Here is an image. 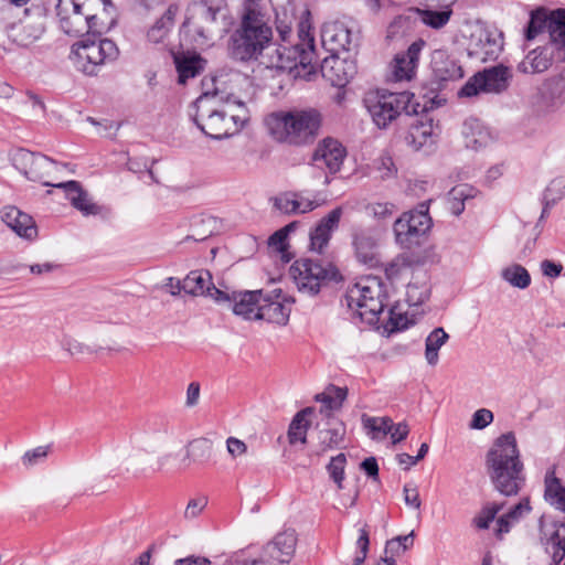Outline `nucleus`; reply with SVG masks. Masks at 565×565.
Here are the masks:
<instances>
[{
  "label": "nucleus",
  "mask_w": 565,
  "mask_h": 565,
  "mask_svg": "<svg viewBox=\"0 0 565 565\" xmlns=\"http://www.w3.org/2000/svg\"><path fill=\"white\" fill-rule=\"evenodd\" d=\"M271 41L273 29L260 0H244L238 24L227 40L228 57L241 63L257 61Z\"/></svg>",
  "instance_id": "nucleus-1"
},
{
  "label": "nucleus",
  "mask_w": 565,
  "mask_h": 565,
  "mask_svg": "<svg viewBox=\"0 0 565 565\" xmlns=\"http://www.w3.org/2000/svg\"><path fill=\"white\" fill-rule=\"evenodd\" d=\"M55 9L61 30L70 36L102 35L115 22L110 0H58Z\"/></svg>",
  "instance_id": "nucleus-2"
},
{
  "label": "nucleus",
  "mask_w": 565,
  "mask_h": 565,
  "mask_svg": "<svg viewBox=\"0 0 565 565\" xmlns=\"http://www.w3.org/2000/svg\"><path fill=\"white\" fill-rule=\"evenodd\" d=\"M487 473L493 488L505 497L516 495L525 484L524 465L514 433L499 436L486 456Z\"/></svg>",
  "instance_id": "nucleus-3"
},
{
  "label": "nucleus",
  "mask_w": 565,
  "mask_h": 565,
  "mask_svg": "<svg viewBox=\"0 0 565 565\" xmlns=\"http://www.w3.org/2000/svg\"><path fill=\"white\" fill-rule=\"evenodd\" d=\"M215 94L203 93L190 106L189 117L206 136L215 140L228 138L243 129L248 121V111L243 102H237L238 111L233 113L231 105L224 108L213 107Z\"/></svg>",
  "instance_id": "nucleus-4"
},
{
  "label": "nucleus",
  "mask_w": 565,
  "mask_h": 565,
  "mask_svg": "<svg viewBox=\"0 0 565 565\" xmlns=\"http://www.w3.org/2000/svg\"><path fill=\"white\" fill-rule=\"evenodd\" d=\"M309 15L310 11L303 10L301 20L298 22L297 42L295 44H289V40L282 42L276 50V57L271 60V67L288 72L295 77L315 73V39L310 33Z\"/></svg>",
  "instance_id": "nucleus-5"
},
{
  "label": "nucleus",
  "mask_w": 565,
  "mask_h": 565,
  "mask_svg": "<svg viewBox=\"0 0 565 565\" xmlns=\"http://www.w3.org/2000/svg\"><path fill=\"white\" fill-rule=\"evenodd\" d=\"M266 125L275 140L301 146L318 134L321 116L316 109L281 110L273 113L266 119Z\"/></svg>",
  "instance_id": "nucleus-6"
},
{
  "label": "nucleus",
  "mask_w": 565,
  "mask_h": 565,
  "mask_svg": "<svg viewBox=\"0 0 565 565\" xmlns=\"http://www.w3.org/2000/svg\"><path fill=\"white\" fill-rule=\"evenodd\" d=\"M546 29L550 42L531 50L518 64L519 73L539 74L547 71L553 62H565V9L559 8L550 12Z\"/></svg>",
  "instance_id": "nucleus-7"
},
{
  "label": "nucleus",
  "mask_w": 565,
  "mask_h": 565,
  "mask_svg": "<svg viewBox=\"0 0 565 565\" xmlns=\"http://www.w3.org/2000/svg\"><path fill=\"white\" fill-rule=\"evenodd\" d=\"M414 94L409 92L373 90L367 92L363 98L372 121L379 129H386L398 118L419 113V104L413 103Z\"/></svg>",
  "instance_id": "nucleus-8"
},
{
  "label": "nucleus",
  "mask_w": 565,
  "mask_h": 565,
  "mask_svg": "<svg viewBox=\"0 0 565 565\" xmlns=\"http://www.w3.org/2000/svg\"><path fill=\"white\" fill-rule=\"evenodd\" d=\"M382 281L377 277L360 278L345 294L347 306L365 323L375 324L386 303Z\"/></svg>",
  "instance_id": "nucleus-9"
},
{
  "label": "nucleus",
  "mask_w": 565,
  "mask_h": 565,
  "mask_svg": "<svg viewBox=\"0 0 565 565\" xmlns=\"http://www.w3.org/2000/svg\"><path fill=\"white\" fill-rule=\"evenodd\" d=\"M84 36L72 45L70 58L77 71L95 76L103 65L117 58L119 51L114 41L102 35Z\"/></svg>",
  "instance_id": "nucleus-10"
},
{
  "label": "nucleus",
  "mask_w": 565,
  "mask_h": 565,
  "mask_svg": "<svg viewBox=\"0 0 565 565\" xmlns=\"http://www.w3.org/2000/svg\"><path fill=\"white\" fill-rule=\"evenodd\" d=\"M192 3L200 21L198 36L209 41L230 32L235 19L226 0H193Z\"/></svg>",
  "instance_id": "nucleus-11"
},
{
  "label": "nucleus",
  "mask_w": 565,
  "mask_h": 565,
  "mask_svg": "<svg viewBox=\"0 0 565 565\" xmlns=\"http://www.w3.org/2000/svg\"><path fill=\"white\" fill-rule=\"evenodd\" d=\"M289 275L300 292L315 296L324 282L337 280L339 273L331 264L300 258L290 266Z\"/></svg>",
  "instance_id": "nucleus-12"
},
{
  "label": "nucleus",
  "mask_w": 565,
  "mask_h": 565,
  "mask_svg": "<svg viewBox=\"0 0 565 565\" xmlns=\"http://www.w3.org/2000/svg\"><path fill=\"white\" fill-rule=\"evenodd\" d=\"M433 225L428 209L403 213L394 223L396 243L403 248H412L429 232Z\"/></svg>",
  "instance_id": "nucleus-13"
},
{
  "label": "nucleus",
  "mask_w": 565,
  "mask_h": 565,
  "mask_svg": "<svg viewBox=\"0 0 565 565\" xmlns=\"http://www.w3.org/2000/svg\"><path fill=\"white\" fill-rule=\"evenodd\" d=\"M360 30L352 19L326 22L321 29V41L331 52L351 51L359 45Z\"/></svg>",
  "instance_id": "nucleus-14"
},
{
  "label": "nucleus",
  "mask_w": 565,
  "mask_h": 565,
  "mask_svg": "<svg viewBox=\"0 0 565 565\" xmlns=\"http://www.w3.org/2000/svg\"><path fill=\"white\" fill-rule=\"evenodd\" d=\"M12 161L13 166L30 181L56 188L57 183H52L47 180L57 168V163L54 160L41 153L19 149L13 154Z\"/></svg>",
  "instance_id": "nucleus-15"
},
{
  "label": "nucleus",
  "mask_w": 565,
  "mask_h": 565,
  "mask_svg": "<svg viewBox=\"0 0 565 565\" xmlns=\"http://www.w3.org/2000/svg\"><path fill=\"white\" fill-rule=\"evenodd\" d=\"M502 50V34L495 29L480 26L470 36L468 55L476 61L487 63L495 61Z\"/></svg>",
  "instance_id": "nucleus-16"
},
{
  "label": "nucleus",
  "mask_w": 565,
  "mask_h": 565,
  "mask_svg": "<svg viewBox=\"0 0 565 565\" xmlns=\"http://www.w3.org/2000/svg\"><path fill=\"white\" fill-rule=\"evenodd\" d=\"M345 157L347 149L339 140L328 137L319 141L311 160L315 168L327 171L324 185L331 182L328 174H335L341 170Z\"/></svg>",
  "instance_id": "nucleus-17"
},
{
  "label": "nucleus",
  "mask_w": 565,
  "mask_h": 565,
  "mask_svg": "<svg viewBox=\"0 0 565 565\" xmlns=\"http://www.w3.org/2000/svg\"><path fill=\"white\" fill-rule=\"evenodd\" d=\"M290 305L286 303V298L280 289L264 294L262 291V301L256 310V319L278 326L287 324L290 316Z\"/></svg>",
  "instance_id": "nucleus-18"
},
{
  "label": "nucleus",
  "mask_w": 565,
  "mask_h": 565,
  "mask_svg": "<svg viewBox=\"0 0 565 565\" xmlns=\"http://www.w3.org/2000/svg\"><path fill=\"white\" fill-rule=\"evenodd\" d=\"M408 131L405 136L406 143L414 150L429 151L436 145L439 136V127L427 115L413 119L408 124Z\"/></svg>",
  "instance_id": "nucleus-19"
},
{
  "label": "nucleus",
  "mask_w": 565,
  "mask_h": 565,
  "mask_svg": "<svg viewBox=\"0 0 565 565\" xmlns=\"http://www.w3.org/2000/svg\"><path fill=\"white\" fill-rule=\"evenodd\" d=\"M424 46L425 42L423 40H417L408 46L406 52L395 55L391 64V75L393 81L402 82L413 78Z\"/></svg>",
  "instance_id": "nucleus-20"
},
{
  "label": "nucleus",
  "mask_w": 565,
  "mask_h": 565,
  "mask_svg": "<svg viewBox=\"0 0 565 565\" xmlns=\"http://www.w3.org/2000/svg\"><path fill=\"white\" fill-rule=\"evenodd\" d=\"M343 209L337 206L331 210L319 223L310 231V249L321 253L331 238L332 233L339 227Z\"/></svg>",
  "instance_id": "nucleus-21"
},
{
  "label": "nucleus",
  "mask_w": 565,
  "mask_h": 565,
  "mask_svg": "<svg viewBox=\"0 0 565 565\" xmlns=\"http://www.w3.org/2000/svg\"><path fill=\"white\" fill-rule=\"evenodd\" d=\"M270 201L276 211L286 215L305 214L320 206L317 200L305 198L298 192H284L274 196Z\"/></svg>",
  "instance_id": "nucleus-22"
},
{
  "label": "nucleus",
  "mask_w": 565,
  "mask_h": 565,
  "mask_svg": "<svg viewBox=\"0 0 565 565\" xmlns=\"http://www.w3.org/2000/svg\"><path fill=\"white\" fill-rule=\"evenodd\" d=\"M1 218L8 227L22 238L32 241L38 235V227L33 218L15 206L6 207L2 211Z\"/></svg>",
  "instance_id": "nucleus-23"
},
{
  "label": "nucleus",
  "mask_w": 565,
  "mask_h": 565,
  "mask_svg": "<svg viewBox=\"0 0 565 565\" xmlns=\"http://www.w3.org/2000/svg\"><path fill=\"white\" fill-rule=\"evenodd\" d=\"M542 533V541H545V551L552 558L551 565H558L565 557V524L543 525Z\"/></svg>",
  "instance_id": "nucleus-24"
},
{
  "label": "nucleus",
  "mask_w": 565,
  "mask_h": 565,
  "mask_svg": "<svg viewBox=\"0 0 565 565\" xmlns=\"http://www.w3.org/2000/svg\"><path fill=\"white\" fill-rule=\"evenodd\" d=\"M56 188L64 190L66 199L83 215L88 216L99 213L100 207L92 202L88 193L83 190L78 181L60 182L56 184Z\"/></svg>",
  "instance_id": "nucleus-25"
},
{
  "label": "nucleus",
  "mask_w": 565,
  "mask_h": 565,
  "mask_svg": "<svg viewBox=\"0 0 565 565\" xmlns=\"http://www.w3.org/2000/svg\"><path fill=\"white\" fill-rule=\"evenodd\" d=\"M297 539L294 532L278 533L265 547V553L273 562L289 564L296 548Z\"/></svg>",
  "instance_id": "nucleus-26"
},
{
  "label": "nucleus",
  "mask_w": 565,
  "mask_h": 565,
  "mask_svg": "<svg viewBox=\"0 0 565 565\" xmlns=\"http://www.w3.org/2000/svg\"><path fill=\"white\" fill-rule=\"evenodd\" d=\"M212 284V276L209 270H192L183 280H177V291H171L172 296H178L181 290L192 296H205Z\"/></svg>",
  "instance_id": "nucleus-27"
},
{
  "label": "nucleus",
  "mask_w": 565,
  "mask_h": 565,
  "mask_svg": "<svg viewBox=\"0 0 565 565\" xmlns=\"http://www.w3.org/2000/svg\"><path fill=\"white\" fill-rule=\"evenodd\" d=\"M430 297L429 275L426 269L417 268L406 287V301L409 306H420Z\"/></svg>",
  "instance_id": "nucleus-28"
},
{
  "label": "nucleus",
  "mask_w": 565,
  "mask_h": 565,
  "mask_svg": "<svg viewBox=\"0 0 565 565\" xmlns=\"http://www.w3.org/2000/svg\"><path fill=\"white\" fill-rule=\"evenodd\" d=\"M262 301V290L244 291L233 295V312L245 320H257L256 310Z\"/></svg>",
  "instance_id": "nucleus-29"
},
{
  "label": "nucleus",
  "mask_w": 565,
  "mask_h": 565,
  "mask_svg": "<svg viewBox=\"0 0 565 565\" xmlns=\"http://www.w3.org/2000/svg\"><path fill=\"white\" fill-rule=\"evenodd\" d=\"M353 246L358 260L369 267H375L379 263L375 239L365 232L355 233Z\"/></svg>",
  "instance_id": "nucleus-30"
},
{
  "label": "nucleus",
  "mask_w": 565,
  "mask_h": 565,
  "mask_svg": "<svg viewBox=\"0 0 565 565\" xmlns=\"http://www.w3.org/2000/svg\"><path fill=\"white\" fill-rule=\"evenodd\" d=\"M417 268L423 267L418 265L413 255L401 254L386 264L384 271L386 278L394 282L408 275L413 276Z\"/></svg>",
  "instance_id": "nucleus-31"
},
{
  "label": "nucleus",
  "mask_w": 565,
  "mask_h": 565,
  "mask_svg": "<svg viewBox=\"0 0 565 565\" xmlns=\"http://www.w3.org/2000/svg\"><path fill=\"white\" fill-rule=\"evenodd\" d=\"M345 436V426L337 418H329L327 426L318 433V440L323 451L341 447Z\"/></svg>",
  "instance_id": "nucleus-32"
},
{
  "label": "nucleus",
  "mask_w": 565,
  "mask_h": 565,
  "mask_svg": "<svg viewBox=\"0 0 565 565\" xmlns=\"http://www.w3.org/2000/svg\"><path fill=\"white\" fill-rule=\"evenodd\" d=\"M510 71L507 66L498 65L479 73V81L486 93H500L507 88Z\"/></svg>",
  "instance_id": "nucleus-33"
},
{
  "label": "nucleus",
  "mask_w": 565,
  "mask_h": 565,
  "mask_svg": "<svg viewBox=\"0 0 565 565\" xmlns=\"http://www.w3.org/2000/svg\"><path fill=\"white\" fill-rule=\"evenodd\" d=\"M312 407H306L296 413L289 425L287 434L290 445H296L297 443L305 445L307 443V434L311 425L309 416L312 415Z\"/></svg>",
  "instance_id": "nucleus-34"
},
{
  "label": "nucleus",
  "mask_w": 565,
  "mask_h": 565,
  "mask_svg": "<svg viewBox=\"0 0 565 565\" xmlns=\"http://www.w3.org/2000/svg\"><path fill=\"white\" fill-rule=\"evenodd\" d=\"M433 71L440 82L455 81L463 76L461 66L455 60L440 53L433 60Z\"/></svg>",
  "instance_id": "nucleus-35"
},
{
  "label": "nucleus",
  "mask_w": 565,
  "mask_h": 565,
  "mask_svg": "<svg viewBox=\"0 0 565 565\" xmlns=\"http://www.w3.org/2000/svg\"><path fill=\"white\" fill-rule=\"evenodd\" d=\"M11 31L12 34L10 36H12L14 42L21 46H28L40 39L44 32V26L42 19L39 18V21L35 22H21L19 25H13Z\"/></svg>",
  "instance_id": "nucleus-36"
},
{
  "label": "nucleus",
  "mask_w": 565,
  "mask_h": 565,
  "mask_svg": "<svg viewBox=\"0 0 565 565\" xmlns=\"http://www.w3.org/2000/svg\"><path fill=\"white\" fill-rule=\"evenodd\" d=\"M203 60L200 55H181L174 57L175 68L178 72L179 84H185L189 78H193L203 70Z\"/></svg>",
  "instance_id": "nucleus-37"
},
{
  "label": "nucleus",
  "mask_w": 565,
  "mask_h": 565,
  "mask_svg": "<svg viewBox=\"0 0 565 565\" xmlns=\"http://www.w3.org/2000/svg\"><path fill=\"white\" fill-rule=\"evenodd\" d=\"M449 334L444 328H435L425 340V359L427 363L435 366L439 361V350L448 341Z\"/></svg>",
  "instance_id": "nucleus-38"
},
{
  "label": "nucleus",
  "mask_w": 565,
  "mask_h": 565,
  "mask_svg": "<svg viewBox=\"0 0 565 565\" xmlns=\"http://www.w3.org/2000/svg\"><path fill=\"white\" fill-rule=\"evenodd\" d=\"M296 22L295 3L288 2L276 11V30L282 42H287L292 35V25Z\"/></svg>",
  "instance_id": "nucleus-39"
},
{
  "label": "nucleus",
  "mask_w": 565,
  "mask_h": 565,
  "mask_svg": "<svg viewBox=\"0 0 565 565\" xmlns=\"http://www.w3.org/2000/svg\"><path fill=\"white\" fill-rule=\"evenodd\" d=\"M344 61L338 57L331 56L330 58H324L321 64L322 75L328 78L334 86H344L352 75H348L345 72L340 74V71L343 70Z\"/></svg>",
  "instance_id": "nucleus-40"
},
{
  "label": "nucleus",
  "mask_w": 565,
  "mask_h": 565,
  "mask_svg": "<svg viewBox=\"0 0 565 565\" xmlns=\"http://www.w3.org/2000/svg\"><path fill=\"white\" fill-rule=\"evenodd\" d=\"M501 277L512 287L525 289L531 285V276L526 268L519 264L510 265L501 270Z\"/></svg>",
  "instance_id": "nucleus-41"
},
{
  "label": "nucleus",
  "mask_w": 565,
  "mask_h": 565,
  "mask_svg": "<svg viewBox=\"0 0 565 565\" xmlns=\"http://www.w3.org/2000/svg\"><path fill=\"white\" fill-rule=\"evenodd\" d=\"M545 499L557 510L565 513V488L557 478H546Z\"/></svg>",
  "instance_id": "nucleus-42"
},
{
  "label": "nucleus",
  "mask_w": 565,
  "mask_h": 565,
  "mask_svg": "<svg viewBox=\"0 0 565 565\" xmlns=\"http://www.w3.org/2000/svg\"><path fill=\"white\" fill-rule=\"evenodd\" d=\"M213 444L210 439L198 438L192 440L186 448V458L194 462L204 463L212 456Z\"/></svg>",
  "instance_id": "nucleus-43"
},
{
  "label": "nucleus",
  "mask_w": 565,
  "mask_h": 565,
  "mask_svg": "<svg viewBox=\"0 0 565 565\" xmlns=\"http://www.w3.org/2000/svg\"><path fill=\"white\" fill-rule=\"evenodd\" d=\"M418 12L426 25L433 29H440L448 23L452 14V9L440 10L426 4V8L418 10Z\"/></svg>",
  "instance_id": "nucleus-44"
},
{
  "label": "nucleus",
  "mask_w": 565,
  "mask_h": 565,
  "mask_svg": "<svg viewBox=\"0 0 565 565\" xmlns=\"http://www.w3.org/2000/svg\"><path fill=\"white\" fill-rule=\"evenodd\" d=\"M347 395L348 390L345 387L331 385L326 393L317 395L316 398L323 404L329 414L331 411L341 408Z\"/></svg>",
  "instance_id": "nucleus-45"
},
{
  "label": "nucleus",
  "mask_w": 565,
  "mask_h": 565,
  "mask_svg": "<svg viewBox=\"0 0 565 565\" xmlns=\"http://www.w3.org/2000/svg\"><path fill=\"white\" fill-rule=\"evenodd\" d=\"M503 509V503H487L482 507L480 512L472 519V524L479 530L489 529L491 522L495 519L497 514Z\"/></svg>",
  "instance_id": "nucleus-46"
},
{
  "label": "nucleus",
  "mask_w": 565,
  "mask_h": 565,
  "mask_svg": "<svg viewBox=\"0 0 565 565\" xmlns=\"http://www.w3.org/2000/svg\"><path fill=\"white\" fill-rule=\"evenodd\" d=\"M347 466V456L343 452L332 457L327 465V471L332 481L337 484L338 489L343 488L344 469Z\"/></svg>",
  "instance_id": "nucleus-47"
},
{
  "label": "nucleus",
  "mask_w": 565,
  "mask_h": 565,
  "mask_svg": "<svg viewBox=\"0 0 565 565\" xmlns=\"http://www.w3.org/2000/svg\"><path fill=\"white\" fill-rule=\"evenodd\" d=\"M362 423L369 434L372 431L387 435L393 429V420L388 417H370L363 415Z\"/></svg>",
  "instance_id": "nucleus-48"
},
{
  "label": "nucleus",
  "mask_w": 565,
  "mask_h": 565,
  "mask_svg": "<svg viewBox=\"0 0 565 565\" xmlns=\"http://www.w3.org/2000/svg\"><path fill=\"white\" fill-rule=\"evenodd\" d=\"M50 451V446H39L26 450L21 457V461L25 468H31L43 462Z\"/></svg>",
  "instance_id": "nucleus-49"
},
{
  "label": "nucleus",
  "mask_w": 565,
  "mask_h": 565,
  "mask_svg": "<svg viewBox=\"0 0 565 565\" xmlns=\"http://www.w3.org/2000/svg\"><path fill=\"white\" fill-rule=\"evenodd\" d=\"M370 546V533L366 525L359 530V537L356 540V548L359 550L355 554L352 565H362L367 556Z\"/></svg>",
  "instance_id": "nucleus-50"
},
{
  "label": "nucleus",
  "mask_w": 565,
  "mask_h": 565,
  "mask_svg": "<svg viewBox=\"0 0 565 565\" xmlns=\"http://www.w3.org/2000/svg\"><path fill=\"white\" fill-rule=\"evenodd\" d=\"M468 198L469 195L462 188H454L449 192V209L454 215L459 216L463 212L465 200Z\"/></svg>",
  "instance_id": "nucleus-51"
},
{
  "label": "nucleus",
  "mask_w": 565,
  "mask_h": 565,
  "mask_svg": "<svg viewBox=\"0 0 565 565\" xmlns=\"http://www.w3.org/2000/svg\"><path fill=\"white\" fill-rule=\"evenodd\" d=\"M171 26L161 20H157L154 24L148 30L147 38L151 43H161L169 34Z\"/></svg>",
  "instance_id": "nucleus-52"
},
{
  "label": "nucleus",
  "mask_w": 565,
  "mask_h": 565,
  "mask_svg": "<svg viewBox=\"0 0 565 565\" xmlns=\"http://www.w3.org/2000/svg\"><path fill=\"white\" fill-rule=\"evenodd\" d=\"M565 190V178L558 177L551 181V183L547 185L545 192H544V199L548 202H555L556 200L561 199L564 194Z\"/></svg>",
  "instance_id": "nucleus-53"
},
{
  "label": "nucleus",
  "mask_w": 565,
  "mask_h": 565,
  "mask_svg": "<svg viewBox=\"0 0 565 565\" xmlns=\"http://www.w3.org/2000/svg\"><path fill=\"white\" fill-rule=\"evenodd\" d=\"M493 422V413L487 408H480L472 415L469 427L472 429H484Z\"/></svg>",
  "instance_id": "nucleus-54"
},
{
  "label": "nucleus",
  "mask_w": 565,
  "mask_h": 565,
  "mask_svg": "<svg viewBox=\"0 0 565 565\" xmlns=\"http://www.w3.org/2000/svg\"><path fill=\"white\" fill-rule=\"evenodd\" d=\"M207 504V499L205 497H200L195 499H191L185 508L184 518L185 519H194L196 518L203 509Z\"/></svg>",
  "instance_id": "nucleus-55"
},
{
  "label": "nucleus",
  "mask_w": 565,
  "mask_h": 565,
  "mask_svg": "<svg viewBox=\"0 0 565 565\" xmlns=\"http://www.w3.org/2000/svg\"><path fill=\"white\" fill-rule=\"evenodd\" d=\"M226 449L230 456L235 459L247 452V445L236 437H228L226 439Z\"/></svg>",
  "instance_id": "nucleus-56"
},
{
  "label": "nucleus",
  "mask_w": 565,
  "mask_h": 565,
  "mask_svg": "<svg viewBox=\"0 0 565 565\" xmlns=\"http://www.w3.org/2000/svg\"><path fill=\"white\" fill-rule=\"evenodd\" d=\"M403 492H404V501H405L406 505H408L415 510H419L420 505H422V501L419 499V493H418L417 488L407 483L404 486Z\"/></svg>",
  "instance_id": "nucleus-57"
},
{
  "label": "nucleus",
  "mask_w": 565,
  "mask_h": 565,
  "mask_svg": "<svg viewBox=\"0 0 565 565\" xmlns=\"http://www.w3.org/2000/svg\"><path fill=\"white\" fill-rule=\"evenodd\" d=\"M480 92H483V86H481V82L479 81V74H477L463 85V87L459 92V95L472 97L478 95Z\"/></svg>",
  "instance_id": "nucleus-58"
},
{
  "label": "nucleus",
  "mask_w": 565,
  "mask_h": 565,
  "mask_svg": "<svg viewBox=\"0 0 565 565\" xmlns=\"http://www.w3.org/2000/svg\"><path fill=\"white\" fill-rule=\"evenodd\" d=\"M531 511L530 501L527 498L522 499L507 513L511 522H518L524 514Z\"/></svg>",
  "instance_id": "nucleus-59"
},
{
  "label": "nucleus",
  "mask_w": 565,
  "mask_h": 565,
  "mask_svg": "<svg viewBox=\"0 0 565 565\" xmlns=\"http://www.w3.org/2000/svg\"><path fill=\"white\" fill-rule=\"evenodd\" d=\"M546 21L537 20L534 15L531 17L526 28H525V38L526 40H533L536 38L539 33L542 32L543 24L546 25Z\"/></svg>",
  "instance_id": "nucleus-60"
},
{
  "label": "nucleus",
  "mask_w": 565,
  "mask_h": 565,
  "mask_svg": "<svg viewBox=\"0 0 565 565\" xmlns=\"http://www.w3.org/2000/svg\"><path fill=\"white\" fill-rule=\"evenodd\" d=\"M288 236L281 231H276L268 239V245L275 247L278 252H284L287 247Z\"/></svg>",
  "instance_id": "nucleus-61"
},
{
  "label": "nucleus",
  "mask_w": 565,
  "mask_h": 565,
  "mask_svg": "<svg viewBox=\"0 0 565 565\" xmlns=\"http://www.w3.org/2000/svg\"><path fill=\"white\" fill-rule=\"evenodd\" d=\"M552 97L559 103H565V75L557 78L551 90Z\"/></svg>",
  "instance_id": "nucleus-62"
},
{
  "label": "nucleus",
  "mask_w": 565,
  "mask_h": 565,
  "mask_svg": "<svg viewBox=\"0 0 565 565\" xmlns=\"http://www.w3.org/2000/svg\"><path fill=\"white\" fill-rule=\"evenodd\" d=\"M409 433L408 426L405 423H398L397 425L393 424V429L391 430V438L393 444L401 443L404 440Z\"/></svg>",
  "instance_id": "nucleus-63"
},
{
  "label": "nucleus",
  "mask_w": 565,
  "mask_h": 565,
  "mask_svg": "<svg viewBox=\"0 0 565 565\" xmlns=\"http://www.w3.org/2000/svg\"><path fill=\"white\" fill-rule=\"evenodd\" d=\"M541 269L545 276L555 278L559 276L563 266L561 264H556L552 260L545 259L541 263Z\"/></svg>",
  "instance_id": "nucleus-64"
}]
</instances>
